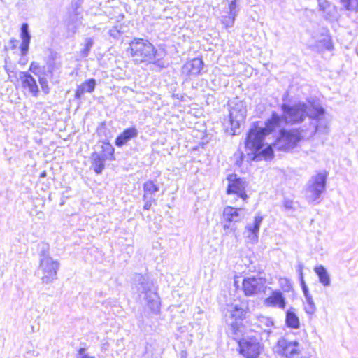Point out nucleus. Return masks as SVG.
Instances as JSON below:
<instances>
[{
  "instance_id": "21",
  "label": "nucleus",
  "mask_w": 358,
  "mask_h": 358,
  "mask_svg": "<svg viewBox=\"0 0 358 358\" xmlns=\"http://www.w3.org/2000/svg\"><path fill=\"white\" fill-rule=\"evenodd\" d=\"M19 78L24 88L28 89L29 92L36 96L38 93V87L36 80L27 72L22 71L20 73Z\"/></svg>"
},
{
  "instance_id": "12",
  "label": "nucleus",
  "mask_w": 358,
  "mask_h": 358,
  "mask_svg": "<svg viewBox=\"0 0 358 358\" xmlns=\"http://www.w3.org/2000/svg\"><path fill=\"white\" fill-rule=\"evenodd\" d=\"M315 42L310 44V47L317 52L324 50H331L333 44L331 38L328 34V31L322 28L320 34L315 33L313 35Z\"/></svg>"
},
{
  "instance_id": "1",
  "label": "nucleus",
  "mask_w": 358,
  "mask_h": 358,
  "mask_svg": "<svg viewBox=\"0 0 358 358\" xmlns=\"http://www.w3.org/2000/svg\"><path fill=\"white\" fill-rule=\"evenodd\" d=\"M318 131H320V127L313 123L310 125L306 124L299 128L291 129H282L273 145H268L264 149L262 148L254 155V159L256 160L272 159L274 150L289 151L294 148L301 140L311 138Z\"/></svg>"
},
{
  "instance_id": "34",
  "label": "nucleus",
  "mask_w": 358,
  "mask_h": 358,
  "mask_svg": "<svg viewBox=\"0 0 358 358\" xmlns=\"http://www.w3.org/2000/svg\"><path fill=\"white\" fill-rule=\"evenodd\" d=\"M41 251H40V259L45 256H50L48 254L49 252V245L45 243H41L40 245Z\"/></svg>"
},
{
  "instance_id": "41",
  "label": "nucleus",
  "mask_w": 358,
  "mask_h": 358,
  "mask_svg": "<svg viewBox=\"0 0 358 358\" xmlns=\"http://www.w3.org/2000/svg\"><path fill=\"white\" fill-rule=\"evenodd\" d=\"M303 265L302 264H299L298 265L297 271L299 274L300 280L303 279Z\"/></svg>"
},
{
  "instance_id": "16",
  "label": "nucleus",
  "mask_w": 358,
  "mask_h": 358,
  "mask_svg": "<svg viewBox=\"0 0 358 358\" xmlns=\"http://www.w3.org/2000/svg\"><path fill=\"white\" fill-rule=\"evenodd\" d=\"M203 66L201 59L194 58L191 61L187 62L182 68V73L188 78L198 76Z\"/></svg>"
},
{
  "instance_id": "17",
  "label": "nucleus",
  "mask_w": 358,
  "mask_h": 358,
  "mask_svg": "<svg viewBox=\"0 0 358 358\" xmlns=\"http://www.w3.org/2000/svg\"><path fill=\"white\" fill-rule=\"evenodd\" d=\"M263 219V216L260 215V213H258L255 215L253 222L248 223L245 226V230L248 233L247 238L253 243H257L258 241V233Z\"/></svg>"
},
{
  "instance_id": "7",
  "label": "nucleus",
  "mask_w": 358,
  "mask_h": 358,
  "mask_svg": "<svg viewBox=\"0 0 358 358\" xmlns=\"http://www.w3.org/2000/svg\"><path fill=\"white\" fill-rule=\"evenodd\" d=\"M59 263L50 256H45L40 259L38 272L41 273V280L43 284H50L57 279Z\"/></svg>"
},
{
  "instance_id": "6",
  "label": "nucleus",
  "mask_w": 358,
  "mask_h": 358,
  "mask_svg": "<svg viewBox=\"0 0 358 358\" xmlns=\"http://www.w3.org/2000/svg\"><path fill=\"white\" fill-rule=\"evenodd\" d=\"M326 182L327 175L324 173H318L310 178L305 191L306 199L308 203L320 202L321 195L326 189Z\"/></svg>"
},
{
  "instance_id": "20",
  "label": "nucleus",
  "mask_w": 358,
  "mask_h": 358,
  "mask_svg": "<svg viewBox=\"0 0 358 358\" xmlns=\"http://www.w3.org/2000/svg\"><path fill=\"white\" fill-rule=\"evenodd\" d=\"M245 216V208H234L227 206L224 208L223 218L224 220L231 223L232 222H236L243 219Z\"/></svg>"
},
{
  "instance_id": "40",
  "label": "nucleus",
  "mask_w": 358,
  "mask_h": 358,
  "mask_svg": "<svg viewBox=\"0 0 358 358\" xmlns=\"http://www.w3.org/2000/svg\"><path fill=\"white\" fill-rule=\"evenodd\" d=\"M38 64L36 62H33L31 63L29 71L34 74H36V70L38 69Z\"/></svg>"
},
{
  "instance_id": "33",
  "label": "nucleus",
  "mask_w": 358,
  "mask_h": 358,
  "mask_svg": "<svg viewBox=\"0 0 358 358\" xmlns=\"http://www.w3.org/2000/svg\"><path fill=\"white\" fill-rule=\"evenodd\" d=\"M88 92H90V80H86L82 85L78 87L76 92V96L78 98H80L83 94Z\"/></svg>"
},
{
  "instance_id": "37",
  "label": "nucleus",
  "mask_w": 358,
  "mask_h": 358,
  "mask_svg": "<svg viewBox=\"0 0 358 358\" xmlns=\"http://www.w3.org/2000/svg\"><path fill=\"white\" fill-rule=\"evenodd\" d=\"M300 282H301V289L303 290L304 296L306 297L308 295H310V294L308 292V287H307V285L306 284V282H305L304 279H301Z\"/></svg>"
},
{
  "instance_id": "38",
  "label": "nucleus",
  "mask_w": 358,
  "mask_h": 358,
  "mask_svg": "<svg viewBox=\"0 0 358 358\" xmlns=\"http://www.w3.org/2000/svg\"><path fill=\"white\" fill-rule=\"evenodd\" d=\"M155 199L152 196H150L146 200H144L145 201V204H144V206H143V209L145 210H148L150 208V207L152 206V202Z\"/></svg>"
},
{
  "instance_id": "43",
  "label": "nucleus",
  "mask_w": 358,
  "mask_h": 358,
  "mask_svg": "<svg viewBox=\"0 0 358 358\" xmlns=\"http://www.w3.org/2000/svg\"><path fill=\"white\" fill-rule=\"evenodd\" d=\"M90 83H91V92H92L94 90V85L96 84V81H95V80L91 78Z\"/></svg>"
},
{
  "instance_id": "8",
  "label": "nucleus",
  "mask_w": 358,
  "mask_h": 358,
  "mask_svg": "<svg viewBox=\"0 0 358 358\" xmlns=\"http://www.w3.org/2000/svg\"><path fill=\"white\" fill-rule=\"evenodd\" d=\"M101 150L94 152L92 158L94 161V170L96 173H101L105 167V162L114 159V148L108 142H102Z\"/></svg>"
},
{
  "instance_id": "45",
  "label": "nucleus",
  "mask_w": 358,
  "mask_h": 358,
  "mask_svg": "<svg viewBox=\"0 0 358 358\" xmlns=\"http://www.w3.org/2000/svg\"><path fill=\"white\" fill-rule=\"evenodd\" d=\"M85 46H86V50H87L90 48V41H87L86 42Z\"/></svg>"
},
{
  "instance_id": "35",
  "label": "nucleus",
  "mask_w": 358,
  "mask_h": 358,
  "mask_svg": "<svg viewBox=\"0 0 358 358\" xmlns=\"http://www.w3.org/2000/svg\"><path fill=\"white\" fill-rule=\"evenodd\" d=\"M39 83L41 86L42 90L45 93H49V87L48 80L45 78H39Z\"/></svg>"
},
{
  "instance_id": "31",
  "label": "nucleus",
  "mask_w": 358,
  "mask_h": 358,
  "mask_svg": "<svg viewBox=\"0 0 358 358\" xmlns=\"http://www.w3.org/2000/svg\"><path fill=\"white\" fill-rule=\"evenodd\" d=\"M306 303H305V310L309 314L312 315L315 313L316 307L315 303L313 301V297L311 295H308L305 297Z\"/></svg>"
},
{
  "instance_id": "42",
  "label": "nucleus",
  "mask_w": 358,
  "mask_h": 358,
  "mask_svg": "<svg viewBox=\"0 0 358 358\" xmlns=\"http://www.w3.org/2000/svg\"><path fill=\"white\" fill-rule=\"evenodd\" d=\"M224 230L226 233H228L229 231H235V228L233 226H231L230 224L224 225Z\"/></svg>"
},
{
  "instance_id": "44",
  "label": "nucleus",
  "mask_w": 358,
  "mask_h": 358,
  "mask_svg": "<svg viewBox=\"0 0 358 358\" xmlns=\"http://www.w3.org/2000/svg\"><path fill=\"white\" fill-rule=\"evenodd\" d=\"M105 129V125L102 124L97 130L98 133L100 134L103 130Z\"/></svg>"
},
{
  "instance_id": "27",
  "label": "nucleus",
  "mask_w": 358,
  "mask_h": 358,
  "mask_svg": "<svg viewBox=\"0 0 358 358\" xmlns=\"http://www.w3.org/2000/svg\"><path fill=\"white\" fill-rule=\"evenodd\" d=\"M128 31L129 27L127 24H116L109 30V34L113 38L120 39Z\"/></svg>"
},
{
  "instance_id": "2",
  "label": "nucleus",
  "mask_w": 358,
  "mask_h": 358,
  "mask_svg": "<svg viewBox=\"0 0 358 358\" xmlns=\"http://www.w3.org/2000/svg\"><path fill=\"white\" fill-rule=\"evenodd\" d=\"M281 110L285 120V124H296L303 122L306 117L308 124H313L320 127L325 132L326 127L322 128V117L325 110L320 103L308 101V103L297 102L294 104L282 103Z\"/></svg>"
},
{
  "instance_id": "10",
  "label": "nucleus",
  "mask_w": 358,
  "mask_h": 358,
  "mask_svg": "<svg viewBox=\"0 0 358 358\" xmlns=\"http://www.w3.org/2000/svg\"><path fill=\"white\" fill-rule=\"evenodd\" d=\"M239 352L245 358H257L260 353V344L255 338H242L238 341Z\"/></svg>"
},
{
  "instance_id": "24",
  "label": "nucleus",
  "mask_w": 358,
  "mask_h": 358,
  "mask_svg": "<svg viewBox=\"0 0 358 358\" xmlns=\"http://www.w3.org/2000/svg\"><path fill=\"white\" fill-rule=\"evenodd\" d=\"M245 313L246 310L241 305L234 304L227 309L225 315H228V318L231 322H241Z\"/></svg>"
},
{
  "instance_id": "18",
  "label": "nucleus",
  "mask_w": 358,
  "mask_h": 358,
  "mask_svg": "<svg viewBox=\"0 0 358 358\" xmlns=\"http://www.w3.org/2000/svg\"><path fill=\"white\" fill-rule=\"evenodd\" d=\"M251 324L254 326L252 329L254 331H258V329H262L264 332L269 334L271 332L273 326V322L267 316H256L251 320Z\"/></svg>"
},
{
  "instance_id": "47",
  "label": "nucleus",
  "mask_w": 358,
  "mask_h": 358,
  "mask_svg": "<svg viewBox=\"0 0 358 358\" xmlns=\"http://www.w3.org/2000/svg\"><path fill=\"white\" fill-rule=\"evenodd\" d=\"M227 28L231 27V26L229 25V24H227Z\"/></svg>"
},
{
  "instance_id": "32",
  "label": "nucleus",
  "mask_w": 358,
  "mask_h": 358,
  "mask_svg": "<svg viewBox=\"0 0 358 358\" xmlns=\"http://www.w3.org/2000/svg\"><path fill=\"white\" fill-rule=\"evenodd\" d=\"M343 6L348 10H357L358 9V0H341Z\"/></svg>"
},
{
  "instance_id": "13",
  "label": "nucleus",
  "mask_w": 358,
  "mask_h": 358,
  "mask_svg": "<svg viewBox=\"0 0 358 358\" xmlns=\"http://www.w3.org/2000/svg\"><path fill=\"white\" fill-rule=\"evenodd\" d=\"M228 187L227 189V193L228 194H236L238 197L245 201L248 198V195L245 193V182L241 179L237 178L236 174H230L227 177Z\"/></svg>"
},
{
  "instance_id": "28",
  "label": "nucleus",
  "mask_w": 358,
  "mask_h": 358,
  "mask_svg": "<svg viewBox=\"0 0 358 358\" xmlns=\"http://www.w3.org/2000/svg\"><path fill=\"white\" fill-rule=\"evenodd\" d=\"M286 324L291 328L298 329L299 327V320L296 313L292 310H288L286 313Z\"/></svg>"
},
{
  "instance_id": "23",
  "label": "nucleus",
  "mask_w": 358,
  "mask_h": 358,
  "mask_svg": "<svg viewBox=\"0 0 358 358\" xmlns=\"http://www.w3.org/2000/svg\"><path fill=\"white\" fill-rule=\"evenodd\" d=\"M226 322L229 324V327L227 330V334L229 336L232 337L234 340H241V336L243 332V327L241 322L236 321L231 322L228 318V315H226Z\"/></svg>"
},
{
  "instance_id": "4",
  "label": "nucleus",
  "mask_w": 358,
  "mask_h": 358,
  "mask_svg": "<svg viewBox=\"0 0 358 358\" xmlns=\"http://www.w3.org/2000/svg\"><path fill=\"white\" fill-rule=\"evenodd\" d=\"M128 52L136 63L154 62L157 55L155 48L149 41L138 38L129 43Z\"/></svg>"
},
{
  "instance_id": "46",
  "label": "nucleus",
  "mask_w": 358,
  "mask_h": 358,
  "mask_svg": "<svg viewBox=\"0 0 358 358\" xmlns=\"http://www.w3.org/2000/svg\"><path fill=\"white\" fill-rule=\"evenodd\" d=\"M45 176V172L41 173V177H44Z\"/></svg>"
},
{
  "instance_id": "30",
  "label": "nucleus",
  "mask_w": 358,
  "mask_h": 358,
  "mask_svg": "<svg viewBox=\"0 0 358 358\" xmlns=\"http://www.w3.org/2000/svg\"><path fill=\"white\" fill-rule=\"evenodd\" d=\"M224 6L228 7L229 11H227L228 15H224L225 17H228L229 20H234L235 15L236 14V0H225L223 2Z\"/></svg>"
},
{
  "instance_id": "15",
  "label": "nucleus",
  "mask_w": 358,
  "mask_h": 358,
  "mask_svg": "<svg viewBox=\"0 0 358 358\" xmlns=\"http://www.w3.org/2000/svg\"><path fill=\"white\" fill-rule=\"evenodd\" d=\"M263 304L268 308H278L283 310L286 306V299L282 292L274 290L264 300Z\"/></svg>"
},
{
  "instance_id": "36",
  "label": "nucleus",
  "mask_w": 358,
  "mask_h": 358,
  "mask_svg": "<svg viewBox=\"0 0 358 358\" xmlns=\"http://www.w3.org/2000/svg\"><path fill=\"white\" fill-rule=\"evenodd\" d=\"M294 203L292 200L285 199L283 201V206L287 210H294Z\"/></svg>"
},
{
  "instance_id": "26",
  "label": "nucleus",
  "mask_w": 358,
  "mask_h": 358,
  "mask_svg": "<svg viewBox=\"0 0 358 358\" xmlns=\"http://www.w3.org/2000/svg\"><path fill=\"white\" fill-rule=\"evenodd\" d=\"M314 272L317 275L319 282L324 287H329L331 285L330 275L324 266L322 265L316 266L314 268Z\"/></svg>"
},
{
  "instance_id": "14",
  "label": "nucleus",
  "mask_w": 358,
  "mask_h": 358,
  "mask_svg": "<svg viewBox=\"0 0 358 358\" xmlns=\"http://www.w3.org/2000/svg\"><path fill=\"white\" fill-rule=\"evenodd\" d=\"M242 288L246 296H253L264 291L265 280L259 277H249L244 278Z\"/></svg>"
},
{
  "instance_id": "9",
  "label": "nucleus",
  "mask_w": 358,
  "mask_h": 358,
  "mask_svg": "<svg viewBox=\"0 0 358 358\" xmlns=\"http://www.w3.org/2000/svg\"><path fill=\"white\" fill-rule=\"evenodd\" d=\"M229 110V121L231 126V130L235 134L236 129H238L241 122H243L246 116V107L242 101L231 102Z\"/></svg>"
},
{
  "instance_id": "11",
  "label": "nucleus",
  "mask_w": 358,
  "mask_h": 358,
  "mask_svg": "<svg viewBox=\"0 0 358 358\" xmlns=\"http://www.w3.org/2000/svg\"><path fill=\"white\" fill-rule=\"evenodd\" d=\"M276 352L287 358H295L300 353L299 343L296 341L280 338L275 347Z\"/></svg>"
},
{
  "instance_id": "48",
  "label": "nucleus",
  "mask_w": 358,
  "mask_h": 358,
  "mask_svg": "<svg viewBox=\"0 0 358 358\" xmlns=\"http://www.w3.org/2000/svg\"><path fill=\"white\" fill-rule=\"evenodd\" d=\"M182 358H183V357H182Z\"/></svg>"
},
{
  "instance_id": "22",
  "label": "nucleus",
  "mask_w": 358,
  "mask_h": 358,
  "mask_svg": "<svg viewBox=\"0 0 358 358\" xmlns=\"http://www.w3.org/2000/svg\"><path fill=\"white\" fill-rule=\"evenodd\" d=\"M138 131L135 127H131L124 129L115 139L116 146L120 148L130 140L138 136Z\"/></svg>"
},
{
  "instance_id": "3",
  "label": "nucleus",
  "mask_w": 358,
  "mask_h": 358,
  "mask_svg": "<svg viewBox=\"0 0 358 358\" xmlns=\"http://www.w3.org/2000/svg\"><path fill=\"white\" fill-rule=\"evenodd\" d=\"M283 123L285 124L283 114L280 115L273 112L271 117L266 121L264 127L250 129L245 139V147L254 155L258 152L263 147L264 137Z\"/></svg>"
},
{
  "instance_id": "39",
  "label": "nucleus",
  "mask_w": 358,
  "mask_h": 358,
  "mask_svg": "<svg viewBox=\"0 0 358 358\" xmlns=\"http://www.w3.org/2000/svg\"><path fill=\"white\" fill-rule=\"evenodd\" d=\"M87 349L85 348H80L78 351V358H90L88 354L86 353Z\"/></svg>"
},
{
  "instance_id": "19",
  "label": "nucleus",
  "mask_w": 358,
  "mask_h": 358,
  "mask_svg": "<svg viewBox=\"0 0 358 358\" xmlns=\"http://www.w3.org/2000/svg\"><path fill=\"white\" fill-rule=\"evenodd\" d=\"M318 10L326 20L334 19L337 15V8L327 0H317Z\"/></svg>"
},
{
  "instance_id": "5",
  "label": "nucleus",
  "mask_w": 358,
  "mask_h": 358,
  "mask_svg": "<svg viewBox=\"0 0 358 358\" xmlns=\"http://www.w3.org/2000/svg\"><path fill=\"white\" fill-rule=\"evenodd\" d=\"M133 289L136 290L139 295L144 294L147 306L154 313L159 310L160 301L157 293L153 290V285L148 277L142 274H135L133 278Z\"/></svg>"
},
{
  "instance_id": "29",
  "label": "nucleus",
  "mask_w": 358,
  "mask_h": 358,
  "mask_svg": "<svg viewBox=\"0 0 358 358\" xmlns=\"http://www.w3.org/2000/svg\"><path fill=\"white\" fill-rule=\"evenodd\" d=\"M143 200H146L148 197L152 196V195L159 191V187L157 186L154 182L151 180H148L143 185Z\"/></svg>"
},
{
  "instance_id": "25",
  "label": "nucleus",
  "mask_w": 358,
  "mask_h": 358,
  "mask_svg": "<svg viewBox=\"0 0 358 358\" xmlns=\"http://www.w3.org/2000/svg\"><path fill=\"white\" fill-rule=\"evenodd\" d=\"M22 43L20 46L21 55L24 56L27 54L31 40V34L29 31L28 24H22L20 31Z\"/></svg>"
}]
</instances>
